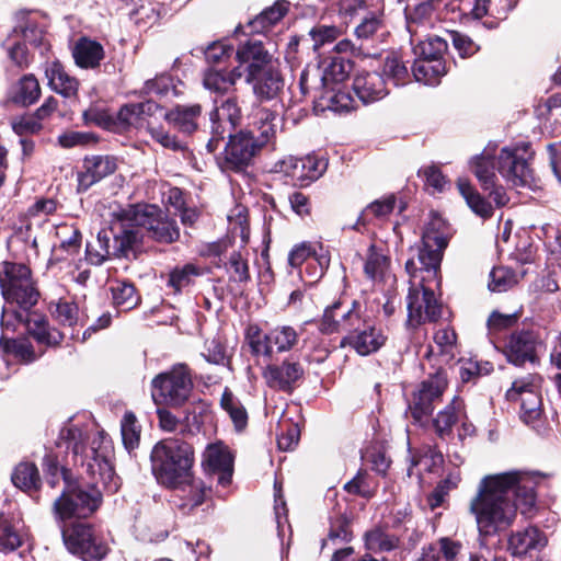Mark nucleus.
I'll return each mask as SVG.
<instances>
[{"instance_id": "1", "label": "nucleus", "mask_w": 561, "mask_h": 561, "mask_svg": "<svg viewBox=\"0 0 561 561\" xmlns=\"http://www.w3.org/2000/svg\"><path fill=\"white\" fill-rule=\"evenodd\" d=\"M57 445L71 451L73 463L82 467L90 481H70L68 472L62 470L66 486L54 502V513L61 520L87 518L101 504V486L110 493L119 488V478L110 462L111 442L102 432L91 438L84 437L79 428L68 426L60 431Z\"/></svg>"}, {"instance_id": "2", "label": "nucleus", "mask_w": 561, "mask_h": 561, "mask_svg": "<svg viewBox=\"0 0 561 561\" xmlns=\"http://www.w3.org/2000/svg\"><path fill=\"white\" fill-rule=\"evenodd\" d=\"M536 503L534 479L520 472L488 476L481 480L470 500L469 512L474 517L481 537H491L513 526L517 511L531 512Z\"/></svg>"}, {"instance_id": "3", "label": "nucleus", "mask_w": 561, "mask_h": 561, "mask_svg": "<svg viewBox=\"0 0 561 561\" xmlns=\"http://www.w3.org/2000/svg\"><path fill=\"white\" fill-rule=\"evenodd\" d=\"M446 247L445 224L442 218L435 216L426 225L422 245L417 249L420 267L413 259L405 263V270L411 277L407 297L408 323L411 327L437 321L442 316V305L437 301L433 289L426 287L425 283L436 279Z\"/></svg>"}, {"instance_id": "4", "label": "nucleus", "mask_w": 561, "mask_h": 561, "mask_svg": "<svg viewBox=\"0 0 561 561\" xmlns=\"http://www.w3.org/2000/svg\"><path fill=\"white\" fill-rule=\"evenodd\" d=\"M150 462L151 471L160 484L180 488L191 481L194 450L186 442L162 439L153 446Z\"/></svg>"}, {"instance_id": "5", "label": "nucleus", "mask_w": 561, "mask_h": 561, "mask_svg": "<svg viewBox=\"0 0 561 561\" xmlns=\"http://www.w3.org/2000/svg\"><path fill=\"white\" fill-rule=\"evenodd\" d=\"M348 72H301L299 84L304 94L316 92L319 106L342 114L355 108V100L343 90Z\"/></svg>"}, {"instance_id": "6", "label": "nucleus", "mask_w": 561, "mask_h": 561, "mask_svg": "<svg viewBox=\"0 0 561 561\" xmlns=\"http://www.w3.org/2000/svg\"><path fill=\"white\" fill-rule=\"evenodd\" d=\"M119 220L125 226L139 230L141 239L147 234L157 242L172 243L180 237L176 222L153 205L130 206L122 210Z\"/></svg>"}, {"instance_id": "7", "label": "nucleus", "mask_w": 561, "mask_h": 561, "mask_svg": "<svg viewBox=\"0 0 561 561\" xmlns=\"http://www.w3.org/2000/svg\"><path fill=\"white\" fill-rule=\"evenodd\" d=\"M445 72H359L353 82V88L364 103L374 102L388 94L387 83L391 81L398 84L403 77L412 75L414 81L428 87L440 83V77Z\"/></svg>"}, {"instance_id": "8", "label": "nucleus", "mask_w": 561, "mask_h": 561, "mask_svg": "<svg viewBox=\"0 0 561 561\" xmlns=\"http://www.w3.org/2000/svg\"><path fill=\"white\" fill-rule=\"evenodd\" d=\"M192 391L193 380L184 364L174 365L151 380V398L156 405L181 408Z\"/></svg>"}, {"instance_id": "9", "label": "nucleus", "mask_w": 561, "mask_h": 561, "mask_svg": "<svg viewBox=\"0 0 561 561\" xmlns=\"http://www.w3.org/2000/svg\"><path fill=\"white\" fill-rule=\"evenodd\" d=\"M0 287L5 301L24 311L31 310L38 300L31 271L24 264L4 262L0 271Z\"/></svg>"}, {"instance_id": "10", "label": "nucleus", "mask_w": 561, "mask_h": 561, "mask_svg": "<svg viewBox=\"0 0 561 561\" xmlns=\"http://www.w3.org/2000/svg\"><path fill=\"white\" fill-rule=\"evenodd\" d=\"M140 242V231L125 226L122 221V231L114 236L113 245L111 232L99 231L95 241L87 245V260L93 265H101L111 257H128Z\"/></svg>"}, {"instance_id": "11", "label": "nucleus", "mask_w": 561, "mask_h": 561, "mask_svg": "<svg viewBox=\"0 0 561 561\" xmlns=\"http://www.w3.org/2000/svg\"><path fill=\"white\" fill-rule=\"evenodd\" d=\"M245 339L253 355L271 358L274 352L291 351L299 341V333L290 325H277L264 333L256 324H250L245 330Z\"/></svg>"}, {"instance_id": "12", "label": "nucleus", "mask_w": 561, "mask_h": 561, "mask_svg": "<svg viewBox=\"0 0 561 561\" xmlns=\"http://www.w3.org/2000/svg\"><path fill=\"white\" fill-rule=\"evenodd\" d=\"M62 539L68 551L83 561H100L108 552L105 541L92 526L76 523L62 529Z\"/></svg>"}, {"instance_id": "13", "label": "nucleus", "mask_w": 561, "mask_h": 561, "mask_svg": "<svg viewBox=\"0 0 561 561\" xmlns=\"http://www.w3.org/2000/svg\"><path fill=\"white\" fill-rule=\"evenodd\" d=\"M533 151L529 144L522 142L512 147H504L497 156L499 173L514 186H529L534 182V174L529 161Z\"/></svg>"}, {"instance_id": "14", "label": "nucleus", "mask_w": 561, "mask_h": 561, "mask_svg": "<svg viewBox=\"0 0 561 561\" xmlns=\"http://www.w3.org/2000/svg\"><path fill=\"white\" fill-rule=\"evenodd\" d=\"M446 388L447 375L442 368L430 374V376L420 383L417 389L413 392L408 408L409 413L416 423L423 424L427 421L436 404L440 401Z\"/></svg>"}, {"instance_id": "15", "label": "nucleus", "mask_w": 561, "mask_h": 561, "mask_svg": "<svg viewBox=\"0 0 561 561\" xmlns=\"http://www.w3.org/2000/svg\"><path fill=\"white\" fill-rule=\"evenodd\" d=\"M12 319H14L18 323L25 325L27 332L39 343L47 346L58 345L62 339L64 334L59 332L57 329H49L47 325V321L44 316L30 312L24 310H13L9 311L8 309H3L1 325L2 328H11L14 327L12 323Z\"/></svg>"}, {"instance_id": "16", "label": "nucleus", "mask_w": 561, "mask_h": 561, "mask_svg": "<svg viewBox=\"0 0 561 561\" xmlns=\"http://www.w3.org/2000/svg\"><path fill=\"white\" fill-rule=\"evenodd\" d=\"M545 339L537 329H522L513 332L506 340L503 353L507 360L522 366L526 362L537 360V350L543 346Z\"/></svg>"}, {"instance_id": "17", "label": "nucleus", "mask_w": 561, "mask_h": 561, "mask_svg": "<svg viewBox=\"0 0 561 561\" xmlns=\"http://www.w3.org/2000/svg\"><path fill=\"white\" fill-rule=\"evenodd\" d=\"M327 169V162L316 156L285 157L274 164V171L291 179L295 185H306L319 179Z\"/></svg>"}, {"instance_id": "18", "label": "nucleus", "mask_w": 561, "mask_h": 561, "mask_svg": "<svg viewBox=\"0 0 561 561\" xmlns=\"http://www.w3.org/2000/svg\"><path fill=\"white\" fill-rule=\"evenodd\" d=\"M211 138L207 142L209 152H214L220 140L230 136L241 119V111L237 102L228 99L220 106H217L209 116Z\"/></svg>"}, {"instance_id": "19", "label": "nucleus", "mask_w": 561, "mask_h": 561, "mask_svg": "<svg viewBox=\"0 0 561 561\" xmlns=\"http://www.w3.org/2000/svg\"><path fill=\"white\" fill-rule=\"evenodd\" d=\"M228 137L229 141L225 147L222 168L240 171L250 164L261 148L252 136L243 130Z\"/></svg>"}, {"instance_id": "20", "label": "nucleus", "mask_w": 561, "mask_h": 561, "mask_svg": "<svg viewBox=\"0 0 561 561\" xmlns=\"http://www.w3.org/2000/svg\"><path fill=\"white\" fill-rule=\"evenodd\" d=\"M519 396L520 400V419L522 421L537 428L541 416V398L536 391L531 382L525 380L514 381L512 388L507 391L510 399H516Z\"/></svg>"}, {"instance_id": "21", "label": "nucleus", "mask_w": 561, "mask_h": 561, "mask_svg": "<svg viewBox=\"0 0 561 561\" xmlns=\"http://www.w3.org/2000/svg\"><path fill=\"white\" fill-rule=\"evenodd\" d=\"M262 375L270 388L290 392L302 378L304 367L297 360L285 359L279 365H267Z\"/></svg>"}, {"instance_id": "22", "label": "nucleus", "mask_w": 561, "mask_h": 561, "mask_svg": "<svg viewBox=\"0 0 561 561\" xmlns=\"http://www.w3.org/2000/svg\"><path fill=\"white\" fill-rule=\"evenodd\" d=\"M203 467L210 474H218V483L226 486L233 473V456L222 443H214L203 454Z\"/></svg>"}, {"instance_id": "23", "label": "nucleus", "mask_w": 561, "mask_h": 561, "mask_svg": "<svg viewBox=\"0 0 561 561\" xmlns=\"http://www.w3.org/2000/svg\"><path fill=\"white\" fill-rule=\"evenodd\" d=\"M276 121L277 116L275 113L267 108H259L253 113L247 128L242 130L250 134L262 149L275 140L277 133Z\"/></svg>"}, {"instance_id": "24", "label": "nucleus", "mask_w": 561, "mask_h": 561, "mask_svg": "<svg viewBox=\"0 0 561 561\" xmlns=\"http://www.w3.org/2000/svg\"><path fill=\"white\" fill-rule=\"evenodd\" d=\"M116 161L108 156H93L85 158L84 172L78 174V191L84 192L94 183L112 174L116 170Z\"/></svg>"}, {"instance_id": "25", "label": "nucleus", "mask_w": 561, "mask_h": 561, "mask_svg": "<svg viewBox=\"0 0 561 561\" xmlns=\"http://www.w3.org/2000/svg\"><path fill=\"white\" fill-rule=\"evenodd\" d=\"M236 58L247 70H262L272 64L273 54L261 41L249 39L238 47Z\"/></svg>"}, {"instance_id": "26", "label": "nucleus", "mask_w": 561, "mask_h": 561, "mask_svg": "<svg viewBox=\"0 0 561 561\" xmlns=\"http://www.w3.org/2000/svg\"><path fill=\"white\" fill-rule=\"evenodd\" d=\"M546 545L545 534L535 526L512 533L507 540V549L514 557H524L531 550L542 549Z\"/></svg>"}, {"instance_id": "27", "label": "nucleus", "mask_w": 561, "mask_h": 561, "mask_svg": "<svg viewBox=\"0 0 561 561\" xmlns=\"http://www.w3.org/2000/svg\"><path fill=\"white\" fill-rule=\"evenodd\" d=\"M159 110V104L151 100L139 103H128L119 108L115 124L122 128L139 127L148 117L154 115Z\"/></svg>"}, {"instance_id": "28", "label": "nucleus", "mask_w": 561, "mask_h": 561, "mask_svg": "<svg viewBox=\"0 0 561 561\" xmlns=\"http://www.w3.org/2000/svg\"><path fill=\"white\" fill-rule=\"evenodd\" d=\"M247 81L261 100L275 98L284 87V80L279 72H249Z\"/></svg>"}, {"instance_id": "29", "label": "nucleus", "mask_w": 561, "mask_h": 561, "mask_svg": "<svg viewBox=\"0 0 561 561\" xmlns=\"http://www.w3.org/2000/svg\"><path fill=\"white\" fill-rule=\"evenodd\" d=\"M39 95L41 88L37 79L33 75H26L11 85L8 101L20 106H30L38 100Z\"/></svg>"}, {"instance_id": "30", "label": "nucleus", "mask_w": 561, "mask_h": 561, "mask_svg": "<svg viewBox=\"0 0 561 561\" xmlns=\"http://www.w3.org/2000/svg\"><path fill=\"white\" fill-rule=\"evenodd\" d=\"M199 104L178 105L164 114V118L179 131L192 134L197 129V118L201 116Z\"/></svg>"}, {"instance_id": "31", "label": "nucleus", "mask_w": 561, "mask_h": 561, "mask_svg": "<svg viewBox=\"0 0 561 561\" xmlns=\"http://www.w3.org/2000/svg\"><path fill=\"white\" fill-rule=\"evenodd\" d=\"M72 55L79 67L96 68L104 58V49L100 43L82 37L76 43Z\"/></svg>"}, {"instance_id": "32", "label": "nucleus", "mask_w": 561, "mask_h": 561, "mask_svg": "<svg viewBox=\"0 0 561 561\" xmlns=\"http://www.w3.org/2000/svg\"><path fill=\"white\" fill-rule=\"evenodd\" d=\"M350 305L336 301L325 308L323 317L319 323V330L323 334L341 333L346 329V316Z\"/></svg>"}, {"instance_id": "33", "label": "nucleus", "mask_w": 561, "mask_h": 561, "mask_svg": "<svg viewBox=\"0 0 561 561\" xmlns=\"http://www.w3.org/2000/svg\"><path fill=\"white\" fill-rule=\"evenodd\" d=\"M348 344L359 354L368 355L378 351L385 343V335L371 325L347 337Z\"/></svg>"}, {"instance_id": "34", "label": "nucleus", "mask_w": 561, "mask_h": 561, "mask_svg": "<svg viewBox=\"0 0 561 561\" xmlns=\"http://www.w3.org/2000/svg\"><path fill=\"white\" fill-rule=\"evenodd\" d=\"M288 8L289 2L286 0H277L273 5L266 8L251 20L248 26L251 28V32L263 33L278 23L288 12Z\"/></svg>"}, {"instance_id": "35", "label": "nucleus", "mask_w": 561, "mask_h": 561, "mask_svg": "<svg viewBox=\"0 0 561 561\" xmlns=\"http://www.w3.org/2000/svg\"><path fill=\"white\" fill-rule=\"evenodd\" d=\"M457 187L467 205L474 214L482 218H490L492 216V205L485 201L467 180L459 179Z\"/></svg>"}, {"instance_id": "36", "label": "nucleus", "mask_w": 561, "mask_h": 561, "mask_svg": "<svg viewBox=\"0 0 561 561\" xmlns=\"http://www.w3.org/2000/svg\"><path fill=\"white\" fill-rule=\"evenodd\" d=\"M456 342L457 335L454 329L442 328L435 332L434 346H431L427 356L430 357L437 352L442 357V362L448 363L455 357L457 348Z\"/></svg>"}, {"instance_id": "37", "label": "nucleus", "mask_w": 561, "mask_h": 561, "mask_svg": "<svg viewBox=\"0 0 561 561\" xmlns=\"http://www.w3.org/2000/svg\"><path fill=\"white\" fill-rule=\"evenodd\" d=\"M16 20L19 24L14 27L13 33L21 34L25 41L34 46L45 45L44 28L38 26V23L30 13L19 12Z\"/></svg>"}, {"instance_id": "38", "label": "nucleus", "mask_w": 561, "mask_h": 561, "mask_svg": "<svg viewBox=\"0 0 561 561\" xmlns=\"http://www.w3.org/2000/svg\"><path fill=\"white\" fill-rule=\"evenodd\" d=\"M470 168L484 191L494 187L496 174L494 172V162L492 161L489 152L484 151L481 154L473 157L470 162Z\"/></svg>"}, {"instance_id": "39", "label": "nucleus", "mask_w": 561, "mask_h": 561, "mask_svg": "<svg viewBox=\"0 0 561 561\" xmlns=\"http://www.w3.org/2000/svg\"><path fill=\"white\" fill-rule=\"evenodd\" d=\"M389 257L376 245H370L365 263L366 275L374 280H382L389 276Z\"/></svg>"}, {"instance_id": "40", "label": "nucleus", "mask_w": 561, "mask_h": 561, "mask_svg": "<svg viewBox=\"0 0 561 561\" xmlns=\"http://www.w3.org/2000/svg\"><path fill=\"white\" fill-rule=\"evenodd\" d=\"M364 541L365 548L375 553L391 551L399 545L398 537L386 533L381 528H374L366 531Z\"/></svg>"}, {"instance_id": "41", "label": "nucleus", "mask_w": 561, "mask_h": 561, "mask_svg": "<svg viewBox=\"0 0 561 561\" xmlns=\"http://www.w3.org/2000/svg\"><path fill=\"white\" fill-rule=\"evenodd\" d=\"M184 495L181 497L180 508L184 513L192 512L195 507L202 505L206 496V486L202 481L191 478V481L180 488Z\"/></svg>"}, {"instance_id": "42", "label": "nucleus", "mask_w": 561, "mask_h": 561, "mask_svg": "<svg viewBox=\"0 0 561 561\" xmlns=\"http://www.w3.org/2000/svg\"><path fill=\"white\" fill-rule=\"evenodd\" d=\"M436 0H427L419 3L413 9H405V18L409 31L413 27L432 25L435 14Z\"/></svg>"}, {"instance_id": "43", "label": "nucleus", "mask_w": 561, "mask_h": 561, "mask_svg": "<svg viewBox=\"0 0 561 561\" xmlns=\"http://www.w3.org/2000/svg\"><path fill=\"white\" fill-rule=\"evenodd\" d=\"M12 482L21 490L36 491L41 484L36 466L30 462L20 463L12 474Z\"/></svg>"}, {"instance_id": "44", "label": "nucleus", "mask_w": 561, "mask_h": 561, "mask_svg": "<svg viewBox=\"0 0 561 561\" xmlns=\"http://www.w3.org/2000/svg\"><path fill=\"white\" fill-rule=\"evenodd\" d=\"M220 407L229 414L238 431H241L247 426L248 413L241 402L228 388L225 389L221 396Z\"/></svg>"}, {"instance_id": "45", "label": "nucleus", "mask_w": 561, "mask_h": 561, "mask_svg": "<svg viewBox=\"0 0 561 561\" xmlns=\"http://www.w3.org/2000/svg\"><path fill=\"white\" fill-rule=\"evenodd\" d=\"M447 48L448 44L446 39L434 36L417 44L414 48V53L420 59L434 61L440 59L447 51Z\"/></svg>"}, {"instance_id": "46", "label": "nucleus", "mask_w": 561, "mask_h": 561, "mask_svg": "<svg viewBox=\"0 0 561 561\" xmlns=\"http://www.w3.org/2000/svg\"><path fill=\"white\" fill-rule=\"evenodd\" d=\"M111 290L114 304L123 311L133 309L139 302L136 289L130 283L116 282Z\"/></svg>"}, {"instance_id": "47", "label": "nucleus", "mask_w": 561, "mask_h": 561, "mask_svg": "<svg viewBox=\"0 0 561 561\" xmlns=\"http://www.w3.org/2000/svg\"><path fill=\"white\" fill-rule=\"evenodd\" d=\"M0 350L3 353H11L23 363L34 362L38 355L35 354L33 345L26 340H11L0 337Z\"/></svg>"}, {"instance_id": "48", "label": "nucleus", "mask_w": 561, "mask_h": 561, "mask_svg": "<svg viewBox=\"0 0 561 561\" xmlns=\"http://www.w3.org/2000/svg\"><path fill=\"white\" fill-rule=\"evenodd\" d=\"M241 77V72H205L203 84L205 89L224 93L229 91Z\"/></svg>"}, {"instance_id": "49", "label": "nucleus", "mask_w": 561, "mask_h": 561, "mask_svg": "<svg viewBox=\"0 0 561 561\" xmlns=\"http://www.w3.org/2000/svg\"><path fill=\"white\" fill-rule=\"evenodd\" d=\"M121 433L125 448L128 451L138 447L140 440V425L133 412H126L121 421Z\"/></svg>"}, {"instance_id": "50", "label": "nucleus", "mask_w": 561, "mask_h": 561, "mask_svg": "<svg viewBox=\"0 0 561 561\" xmlns=\"http://www.w3.org/2000/svg\"><path fill=\"white\" fill-rule=\"evenodd\" d=\"M518 283V276L511 268L505 266L494 267L490 273L489 289L503 293L511 289Z\"/></svg>"}, {"instance_id": "51", "label": "nucleus", "mask_w": 561, "mask_h": 561, "mask_svg": "<svg viewBox=\"0 0 561 561\" xmlns=\"http://www.w3.org/2000/svg\"><path fill=\"white\" fill-rule=\"evenodd\" d=\"M461 408V402L454 399L451 403L442 410L436 419H434V426L439 436L449 434L453 425L458 420V411Z\"/></svg>"}, {"instance_id": "52", "label": "nucleus", "mask_w": 561, "mask_h": 561, "mask_svg": "<svg viewBox=\"0 0 561 561\" xmlns=\"http://www.w3.org/2000/svg\"><path fill=\"white\" fill-rule=\"evenodd\" d=\"M201 274V270L192 263L185 264L182 267H175L170 273L169 285L175 291H180L181 289L190 286L194 278Z\"/></svg>"}, {"instance_id": "53", "label": "nucleus", "mask_w": 561, "mask_h": 561, "mask_svg": "<svg viewBox=\"0 0 561 561\" xmlns=\"http://www.w3.org/2000/svg\"><path fill=\"white\" fill-rule=\"evenodd\" d=\"M386 32V25L381 14H370L366 16L355 28V35L358 39H369L378 33L385 34Z\"/></svg>"}, {"instance_id": "54", "label": "nucleus", "mask_w": 561, "mask_h": 561, "mask_svg": "<svg viewBox=\"0 0 561 561\" xmlns=\"http://www.w3.org/2000/svg\"><path fill=\"white\" fill-rule=\"evenodd\" d=\"M51 314L60 324L70 328H73L80 321L79 308L72 301L59 300Z\"/></svg>"}, {"instance_id": "55", "label": "nucleus", "mask_w": 561, "mask_h": 561, "mask_svg": "<svg viewBox=\"0 0 561 561\" xmlns=\"http://www.w3.org/2000/svg\"><path fill=\"white\" fill-rule=\"evenodd\" d=\"M48 79L51 89L64 96H72L78 91V80L69 72H50Z\"/></svg>"}, {"instance_id": "56", "label": "nucleus", "mask_w": 561, "mask_h": 561, "mask_svg": "<svg viewBox=\"0 0 561 561\" xmlns=\"http://www.w3.org/2000/svg\"><path fill=\"white\" fill-rule=\"evenodd\" d=\"M20 546V536L13 530L8 518L3 514H0V551L10 552Z\"/></svg>"}, {"instance_id": "57", "label": "nucleus", "mask_w": 561, "mask_h": 561, "mask_svg": "<svg viewBox=\"0 0 561 561\" xmlns=\"http://www.w3.org/2000/svg\"><path fill=\"white\" fill-rule=\"evenodd\" d=\"M228 272L233 282H247L250 278L247 259L241 252H232L228 262Z\"/></svg>"}, {"instance_id": "58", "label": "nucleus", "mask_w": 561, "mask_h": 561, "mask_svg": "<svg viewBox=\"0 0 561 561\" xmlns=\"http://www.w3.org/2000/svg\"><path fill=\"white\" fill-rule=\"evenodd\" d=\"M341 34V30L334 25H316L309 31V35L313 42V49H318L327 43L334 42Z\"/></svg>"}, {"instance_id": "59", "label": "nucleus", "mask_w": 561, "mask_h": 561, "mask_svg": "<svg viewBox=\"0 0 561 561\" xmlns=\"http://www.w3.org/2000/svg\"><path fill=\"white\" fill-rule=\"evenodd\" d=\"M394 204L396 197L393 195L387 196L382 199L375 201L365 208L364 216L366 218H386L388 215L392 213Z\"/></svg>"}, {"instance_id": "60", "label": "nucleus", "mask_w": 561, "mask_h": 561, "mask_svg": "<svg viewBox=\"0 0 561 561\" xmlns=\"http://www.w3.org/2000/svg\"><path fill=\"white\" fill-rule=\"evenodd\" d=\"M369 316L365 318L362 317V305L357 300H353L348 307V314L346 316V329L344 332L350 333L351 335L359 332L362 325H367V319Z\"/></svg>"}, {"instance_id": "61", "label": "nucleus", "mask_w": 561, "mask_h": 561, "mask_svg": "<svg viewBox=\"0 0 561 561\" xmlns=\"http://www.w3.org/2000/svg\"><path fill=\"white\" fill-rule=\"evenodd\" d=\"M419 173L424 176L426 186L433 188L432 193L443 192L448 183L436 165L425 167Z\"/></svg>"}, {"instance_id": "62", "label": "nucleus", "mask_w": 561, "mask_h": 561, "mask_svg": "<svg viewBox=\"0 0 561 561\" xmlns=\"http://www.w3.org/2000/svg\"><path fill=\"white\" fill-rule=\"evenodd\" d=\"M444 461L443 454L434 447L427 446L423 449L422 455L417 459H413V466H423L427 471H434L440 467Z\"/></svg>"}, {"instance_id": "63", "label": "nucleus", "mask_w": 561, "mask_h": 561, "mask_svg": "<svg viewBox=\"0 0 561 561\" xmlns=\"http://www.w3.org/2000/svg\"><path fill=\"white\" fill-rule=\"evenodd\" d=\"M11 126L13 131L19 136L37 134L42 129V124L35 116H21L14 118Z\"/></svg>"}, {"instance_id": "64", "label": "nucleus", "mask_w": 561, "mask_h": 561, "mask_svg": "<svg viewBox=\"0 0 561 561\" xmlns=\"http://www.w3.org/2000/svg\"><path fill=\"white\" fill-rule=\"evenodd\" d=\"M94 140V136L90 133H82L76 130H68L58 137V144L62 148H72L76 146H83Z\"/></svg>"}]
</instances>
